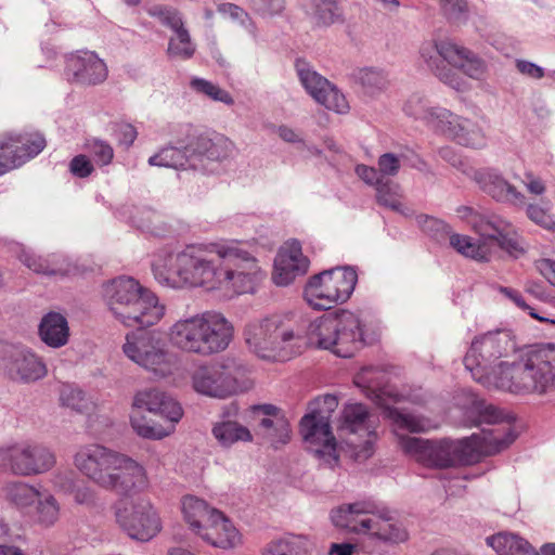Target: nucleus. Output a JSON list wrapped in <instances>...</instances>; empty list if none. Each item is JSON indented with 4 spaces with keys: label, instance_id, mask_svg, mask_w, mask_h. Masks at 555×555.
Returning a JSON list of instances; mask_svg holds the SVG:
<instances>
[{
    "label": "nucleus",
    "instance_id": "de8ad7c7",
    "mask_svg": "<svg viewBox=\"0 0 555 555\" xmlns=\"http://www.w3.org/2000/svg\"><path fill=\"white\" fill-rule=\"evenodd\" d=\"M278 324L273 319L251 322L244 330V337L247 345H260L273 333L278 332Z\"/></svg>",
    "mask_w": 555,
    "mask_h": 555
},
{
    "label": "nucleus",
    "instance_id": "5701e85b",
    "mask_svg": "<svg viewBox=\"0 0 555 555\" xmlns=\"http://www.w3.org/2000/svg\"><path fill=\"white\" fill-rule=\"evenodd\" d=\"M300 81L308 93L327 109L339 114L347 113L349 104L343 93H340L331 82L310 69H298Z\"/></svg>",
    "mask_w": 555,
    "mask_h": 555
},
{
    "label": "nucleus",
    "instance_id": "4d7b16f0",
    "mask_svg": "<svg viewBox=\"0 0 555 555\" xmlns=\"http://www.w3.org/2000/svg\"><path fill=\"white\" fill-rule=\"evenodd\" d=\"M295 356L293 349H256V357L267 363L286 362Z\"/></svg>",
    "mask_w": 555,
    "mask_h": 555
},
{
    "label": "nucleus",
    "instance_id": "603ef678",
    "mask_svg": "<svg viewBox=\"0 0 555 555\" xmlns=\"http://www.w3.org/2000/svg\"><path fill=\"white\" fill-rule=\"evenodd\" d=\"M235 144L232 140L220 133L212 134L211 147L207 155L210 160H224L234 154Z\"/></svg>",
    "mask_w": 555,
    "mask_h": 555
},
{
    "label": "nucleus",
    "instance_id": "864d4df0",
    "mask_svg": "<svg viewBox=\"0 0 555 555\" xmlns=\"http://www.w3.org/2000/svg\"><path fill=\"white\" fill-rule=\"evenodd\" d=\"M441 10L447 20L451 23L466 21L468 5L466 0H439Z\"/></svg>",
    "mask_w": 555,
    "mask_h": 555
},
{
    "label": "nucleus",
    "instance_id": "cd10ccee",
    "mask_svg": "<svg viewBox=\"0 0 555 555\" xmlns=\"http://www.w3.org/2000/svg\"><path fill=\"white\" fill-rule=\"evenodd\" d=\"M372 512L373 502L361 500L341 503L333 507L328 518L335 528L353 534L361 517Z\"/></svg>",
    "mask_w": 555,
    "mask_h": 555
},
{
    "label": "nucleus",
    "instance_id": "e2e57ef3",
    "mask_svg": "<svg viewBox=\"0 0 555 555\" xmlns=\"http://www.w3.org/2000/svg\"><path fill=\"white\" fill-rule=\"evenodd\" d=\"M417 222L422 227L423 231L427 233L444 232L450 233V227L444 221L436 219L429 216H420Z\"/></svg>",
    "mask_w": 555,
    "mask_h": 555
},
{
    "label": "nucleus",
    "instance_id": "4468645a",
    "mask_svg": "<svg viewBox=\"0 0 555 555\" xmlns=\"http://www.w3.org/2000/svg\"><path fill=\"white\" fill-rule=\"evenodd\" d=\"M55 465V456L47 447L33 441H20L0 448V468L29 477L43 474Z\"/></svg>",
    "mask_w": 555,
    "mask_h": 555
},
{
    "label": "nucleus",
    "instance_id": "393cba45",
    "mask_svg": "<svg viewBox=\"0 0 555 555\" xmlns=\"http://www.w3.org/2000/svg\"><path fill=\"white\" fill-rule=\"evenodd\" d=\"M470 425L503 424V413L492 404H487L470 390H462L454 398Z\"/></svg>",
    "mask_w": 555,
    "mask_h": 555
},
{
    "label": "nucleus",
    "instance_id": "c03bdc74",
    "mask_svg": "<svg viewBox=\"0 0 555 555\" xmlns=\"http://www.w3.org/2000/svg\"><path fill=\"white\" fill-rule=\"evenodd\" d=\"M59 400L61 405L79 413H86L92 406V402L81 389L68 384L61 387Z\"/></svg>",
    "mask_w": 555,
    "mask_h": 555
},
{
    "label": "nucleus",
    "instance_id": "6ab92c4d",
    "mask_svg": "<svg viewBox=\"0 0 555 555\" xmlns=\"http://www.w3.org/2000/svg\"><path fill=\"white\" fill-rule=\"evenodd\" d=\"M211 547L232 551L244 544V537L237 526L223 512L214 513L210 521L197 535Z\"/></svg>",
    "mask_w": 555,
    "mask_h": 555
},
{
    "label": "nucleus",
    "instance_id": "473e14b6",
    "mask_svg": "<svg viewBox=\"0 0 555 555\" xmlns=\"http://www.w3.org/2000/svg\"><path fill=\"white\" fill-rule=\"evenodd\" d=\"M39 333L49 347H62L68 339L67 321L62 314L50 312L42 319Z\"/></svg>",
    "mask_w": 555,
    "mask_h": 555
},
{
    "label": "nucleus",
    "instance_id": "0eeeda50",
    "mask_svg": "<svg viewBox=\"0 0 555 555\" xmlns=\"http://www.w3.org/2000/svg\"><path fill=\"white\" fill-rule=\"evenodd\" d=\"M182 416L183 409L172 397L147 388L133 397L130 425L141 438L160 440L175 431Z\"/></svg>",
    "mask_w": 555,
    "mask_h": 555
},
{
    "label": "nucleus",
    "instance_id": "7c9ffc66",
    "mask_svg": "<svg viewBox=\"0 0 555 555\" xmlns=\"http://www.w3.org/2000/svg\"><path fill=\"white\" fill-rule=\"evenodd\" d=\"M124 352L132 362L156 375L171 372L172 359L164 349H124Z\"/></svg>",
    "mask_w": 555,
    "mask_h": 555
},
{
    "label": "nucleus",
    "instance_id": "37998d69",
    "mask_svg": "<svg viewBox=\"0 0 555 555\" xmlns=\"http://www.w3.org/2000/svg\"><path fill=\"white\" fill-rule=\"evenodd\" d=\"M188 158V153L183 147H181V145L166 146L155 155L151 156L149 158V164L151 166L180 169L186 166Z\"/></svg>",
    "mask_w": 555,
    "mask_h": 555
},
{
    "label": "nucleus",
    "instance_id": "412c9836",
    "mask_svg": "<svg viewBox=\"0 0 555 555\" xmlns=\"http://www.w3.org/2000/svg\"><path fill=\"white\" fill-rule=\"evenodd\" d=\"M308 267L309 260L304 256L300 243H286L275 257L272 280L279 286L289 285L298 275L305 274Z\"/></svg>",
    "mask_w": 555,
    "mask_h": 555
},
{
    "label": "nucleus",
    "instance_id": "39448f33",
    "mask_svg": "<svg viewBox=\"0 0 555 555\" xmlns=\"http://www.w3.org/2000/svg\"><path fill=\"white\" fill-rule=\"evenodd\" d=\"M456 212L479 235L477 241L468 235H450V245L461 255L487 261L495 246L514 257L525 253L520 235L508 221L494 215L479 214L467 206L459 207Z\"/></svg>",
    "mask_w": 555,
    "mask_h": 555
},
{
    "label": "nucleus",
    "instance_id": "a878e982",
    "mask_svg": "<svg viewBox=\"0 0 555 555\" xmlns=\"http://www.w3.org/2000/svg\"><path fill=\"white\" fill-rule=\"evenodd\" d=\"M517 435L508 423L496 425L491 429H483L481 434H473L470 446L478 453V461L485 455L495 454L508 448Z\"/></svg>",
    "mask_w": 555,
    "mask_h": 555
},
{
    "label": "nucleus",
    "instance_id": "dca6fc26",
    "mask_svg": "<svg viewBox=\"0 0 555 555\" xmlns=\"http://www.w3.org/2000/svg\"><path fill=\"white\" fill-rule=\"evenodd\" d=\"M435 131L450 141L466 147L479 149L486 145V133L478 121L457 115L448 108L440 112Z\"/></svg>",
    "mask_w": 555,
    "mask_h": 555
},
{
    "label": "nucleus",
    "instance_id": "f8f14e48",
    "mask_svg": "<svg viewBox=\"0 0 555 555\" xmlns=\"http://www.w3.org/2000/svg\"><path fill=\"white\" fill-rule=\"evenodd\" d=\"M358 281L351 268L321 272L308 281L305 298L317 310H328L344 304L351 296Z\"/></svg>",
    "mask_w": 555,
    "mask_h": 555
},
{
    "label": "nucleus",
    "instance_id": "9b49d317",
    "mask_svg": "<svg viewBox=\"0 0 555 555\" xmlns=\"http://www.w3.org/2000/svg\"><path fill=\"white\" fill-rule=\"evenodd\" d=\"M169 337L170 341L178 347L183 345L229 347L234 338V326L222 313L206 311L175 323L170 328Z\"/></svg>",
    "mask_w": 555,
    "mask_h": 555
},
{
    "label": "nucleus",
    "instance_id": "72a5a7b5",
    "mask_svg": "<svg viewBox=\"0 0 555 555\" xmlns=\"http://www.w3.org/2000/svg\"><path fill=\"white\" fill-rule=\"evenodd\" d=\"M211 434L222 448H230L236 442H251L250 430L235 421H220L214 424Z\"/></svg>",
    "mask_w": 555,
    "mask_h": 555
},
{
    "label": "nucleus",
    "instance_id": "c756f323",
    "mask_svg": "<svg viewBox=\"0 0 555 555\" xmlns=\"http://www.w3.org/2000/svg\"><path fill=\"white\" fill-rule=\"evenodd\" d=\"M219 509L210 506L205 500L195 495H185L181 500V512L190 530L197 537L214 513Z\"/></svg>",
    "mask_w": 555,
    "mask_h": 555
},
{
    "label": "nucleus",
    "instance_id": "f03ea898",
    "mask_svg": "<svg viewBox=\"0 0 555 555\" xmlns=\"http://www.w3.org/2000/svg\"><path fill=\"white\" fill-rule=\"evenodd\" d=\"M354 384L363 388L366 396L384 408L385 416L391 422L401 450L426 467L448 468L478 462V453L470 446L469 438L439 441L405 436L406 433H421L440 425L438 420L403 412L391 408L389 402H400L402 396L391 386L384 384V374L377 370L364 369L354 378Z\"/></svg>",
    "mask_w": 555,
    "mask_h": 555
},
{
    "label": "nucleus",
    "instance_id": "680f3d73",
    "mask_svg": "<svg viewBox=\"0 0 555 555\" xmlns=\"http://www.w3.org/2000/svg\"><path fill=\"white\" fill-rule=\"evenodd\" d=\"M499 291L503 295H505L507 298H509L517 307H519L522 310L529 311V314L533 319H537V320H540V321H546V319L538 315L533 311V309L526 304L525 299L522 298V296L517 291H515L513 288H509V287H505V286H500Z\"/></svg>",
    "mask_w": 555,
    "mask_h": 555
},
{
    "label": "nucleus",
    "instance_id": "58836bf2",
    "mask_svg": "<svg viewBox=\"0 0 555 555\" xmlns=\"http://www.w3.org/2000/svg\"><path fill=\"white\" fill-rule=\"evenodd\" d=\"M74 475H56L54 478V486L60 488L65 493H72L73 500L78 505L93 506L96 502L95 491L87 485L73 487Z\"/></svg>",
    "mask_w": 555,
    "mask_h": 555
},
{
    "label": "nucleus",
    "instance_id": "052dcab7",
    "mask_svg": "<svg viewBox=\"0 0 555 555\" xmlns=\"http://www.w3.org/2000/svg\"><path fill=\"white\" fill-rule=\"evenodd\" d=\"M93 165L86 155H77L69 163V171L78 178H87L93 172Z\"/></svg>",
    "mask_w": 555,
    "mask_h": 555
},
{
    "label": "nucleus",
    "instance_id": "20e7f679",
    "mask_svg": "<svg viewBox=\"0 0 555 555\" xmlns=\"http://www.w3.org/2000/svg\"><path fill=\"white\" fill-rule=\"evenodd\" d=\"M463 362L487 387L515 395L555 393V349H468Z\"/></svg>",
    "mask_w": 555,
    "mask_h": 555
},
{
    "label": "nucleus",
    "instance_id": "5fc2aeb1",
    "mask_svg": "<svg viewBox=\"0 0 555 555\" xmlns=\"http://www.w3.org/2000/svg\"><path fill=\"white\" fill-rule=\"evenodd\" d=\"M361 85L369 93H374L386 88L387 79L380 70L376 69H362L359 74Z\"/></svg>",
    "mask_w": 555,
    "mask_h": 555
},
{
    "label": "nucleus",
    "instance_id": "b1692460",
    "mask_svg": "<svg viewBox=\"0 0 555 555\" xmlns=\"http://www.w3.org/2000/svg\"><path fill=\"white\" fill-rule=\"evenodd\" d=\"M0 367L15 380L35 382L47 375L46 364L37 356L26 349H13L7 352Z\"/></svg>",
    "mask_w": 555,
    "mask_h": 555
},
{
    "label": "nucleus",
    "instance_id": "bb28decb",
    "mask_svg": "<svg viewBox=\"0 0 555 555\" xmlns=\"http://www.w3.org/2000/svg\"><path fill=\"white\" fill-rule=\"evenodd\" d=\"M478 182L481 189L496 202L509 203L515 206L526 205V196L495 171L481 172Z\"/></svg>",
    "mask_w": 555,
    "mask_h": 555
},
{
    "label": "nucleus",
    "instance_id": "a18cd8bd",
    "mask_svg": "<svg viewBox=\"0 0 555 555\" xmlns=\"http://www.w3.org/2000/svg\"><path fill=\"white\" fill-rule=\"evenodd\" d=\"M186 140H178L177 144L181 145L189 155L206 156L211 147L212 135L206 133H196V131L188 126L185 129Z\"/></svg>",
    "mask_w": 555,
    "mask_h": 555
},
{
    "label": "nucleus",
    "instance_id": "bf43d9fd",
    "mask_svg": "<svg viewBox=\"0 0 555 555\" xmlns=\"http://www.w3.org/2000/svg\"><path fill=\"white\" fill-rule=\"evenodd\" d=\"M378 171L380 177H395L400 170V159L392 153H385L379 156Z\"/></svg>",
    "mask_w": 555,
    "mask_h": 555
},
{
    "label": "nucleus",
    "instance_id": "3c124183",
    "mask_svg": "<svg viewBox=\"0 0 555 555\" xmlns=\"http://www.w3.org/2000/svg\"><path fill=\"white\" fill-rule=\"evenodd\" d=\"M514 336L509 330H495L487 332L482 335L476 336L472 343V347L491 346V347H508L514 345Z\"/></svg>",
    "mask_w": 555,
    "mask_h": 555
},
{
    "label": "nucleus",
    "instance_id": "c9c22d12",
    "mask_svg": "<svg viewBox=\"0 0 555 555\" xmlns=\"http://www.w3.org/2000/svg\"><path fill=\"white\" fill-rule=\"evenodd\" d=\"M486 543L498 555H526L532 551L531 545L521 537L511 532H499L486 539Z\"/></svg>",
    "mask_w": 555,
    "mask_h": 555
},
{
    "label": "nucleus",
    "instance_id": "4be33fe9",
    "mask_svg": "<svg viewBox=\"0 0 555 555\" xmlns=\"http://www.w3.org/2000/svg\"><path fill=\"white\" fill-rule=\"evenodd\" d=\"M251 412L259 423L263 437L274 448L291 441L292 430L289 422L280 408L273 404H258L251 406Z\"/></svg>",
    "mask_w": 555,
    "mask_h": 555
},
{
    "label": "nucleus",
    "instance_id": "8fccbe9b",
    "mask_svg": "<svg viewBox=\"0 0 555 555\" xmlns=\"http://www.w3.org/2000/svg\"><path fill=\"white\" fill-rule=\"evenodd\" d=\"M190 86L196 92L203 93L215 101H219L228 105H232L234 103L233 98L228 91L203 78H193Z\"/></svg>",
    "mask_w": 555,
    "mask_h": 555
},
{
    "label": "nucleus",
    "instance_id": "774afa93",
    "mask_svg": "<svg viewBox=\"0 0 555 555\" xmlns=\"http://www.w3.org/2000/svg\"><path fill=\"white\" fill-rule=\"evenodd\" d=\"M537 270L555 286V259L542 258L534 262Z\"/></svg>",
    "mask_w": 555,
    "mask_h": 555
},
{
    "label": "nucleus",
    "instance_id": "e433bc0d",
    "mask_svg": "<svg viewBox=\"0 0 555 555\" xmlns=\"http://www.w3.org/2000/svg\"><path fill=\"white\" fill-rule=\"evenodd\" d=\"M40 491V489L23 481H10L2 487L5 501L21 511L30 508Z\"/></svg>",
    "mask_w": 555,
    "mask_h": 555
},
{
    "label": "nucleus",
    "instance_id": "9d476101",
    "mask_svg": "<svg viewBox=\"0 0 555 555\" xmlns=\"http://www.w3.org/2000/svg\"><path fill=\"white\" fill-rule=\"evenodd\" d=\"M359 320L350 312L333 318L323 315L310 322L306 336L293 330L278 333L283 343H294L295 347H337L356 344L361 338Z\"/></svg>",
    "mask_w": 555,
    "mask_h": 555
},
{
    "label": "nucleus",
    "instance_id": "a19ab883",
    "mask_svg": "<svg viewBox=\"0 0 555 555\" xmlns=\"http://www.w3.org/2000/svg\"><path fill=\"white\" fill-rule=\"evenodd\" d=\"M444 107H430L427 101L417 94H413L404 104V112L415 119L424 120L429 127L435 129L438 118H436Z\"/></svg>",
    "mask_w": 555,
    "mask_h": 555
},
{
    "label": "nucleus",
    "instance_id": "f257e3e1",
    "mask_svg": "<svg viewBox=\"0 0 555 555\" xmlns=\"http://www.w3.org/2000/svg\"><path fill=\"white\" fill-rule=\"evenodd\" d=\"M155 279L171 287H202L224 297L255 294L267 278L257 257L238 242L186 246L153 263Z\"/></svg>",
    "mask_w": 555,
    "mask_h": 555
},
{
    "label": "nucleus",
    "instance_id": "4c0bfd02",
    "mask_svg": "<svg viewBox=\"0 0 555 555\" xmlns=\"http://www.w3.org/2000/svg\"><path fill=\"white\" fill-rule=\"evenodd\" d=\"M384 512L377 511L373 503V512L362 516L353 534L363 537L360 548L367 554L375 552V532L378 531Z\"/></svg>",
    "mask_w": 555,
    "mask_h": 555
},
{
    "label": "nucleus",
    "instance_id": "0e129e2a",
    "mask_svg": "<svg viewBox=\"0 0 555 555\" xmlns=\"http://www.w3.org/2000/svg\"><path fill=\"white\" fill-rule=\"evenodd\" d=\"M357 175L367 184L377 186L384 178L380 177L378 169L366 165H358L356 167Z\"/></svg>",
    "mask_w": 555,
    "mask_h": 555
},
{
    "label": "nucleus",
    "instance_id": "69168bd1",
    "mask_svg": "<svg viewBox=\"0 0 555 555\" xmlns=\"http://www.w3.org/2000/svg\"><path fill=\"white\" fill-rule=\"evenodd\" d=\"M527 216L534 221L535 223L544 227L552 228L553 221L550 215L537 205H528L527 207Z\"/></svg>",
    "mask_w": 555,
    "mask_h": 555
},
{
    "label": "nucleus",
    "instance_id": "1a4fd4ad",
    "mask_svg": "<svg viewBox=\"0 0 555 555\" xmlns=\"http://www.w3.org/2000/svg\"><path fill=\"white\" fill-rule=\"evenodd\" d=\"M421 56L442 82L457 91L466 89L465 81L453 69L447 68L446 65L440 67L438 63L444 61L474 79L481 78L486 70L485 63L477 55L451 41L424 44Z\"/></svg>",
    "mask_w": 555,
    "mask_h": 555
},
{
    "label": "nucleus",
    "instance_id": "f3484780",
    "mask_svg": "<svg viewBox=\"0 0 555 555\" xmlns=\"http://www.w3.org/2000/svg\"><path fill=\"white\" fill-rule=\"evenodd\" d=\"M150 485L147 470L133 457L119 452L102 488L129 494L145 490Z\"/></svg>",
    "mask_w": 555,
    "mask_h": 555
},
{
    "label": "nucleus",
    "instance_id": "ea45409f",
    "mask_svg": "<svg viewBox=\"0 0 555 555\" xmlns=\"http://www.w3.org/2000/svg\"><path fill=\"white\" fill-rule=\"evenodd\" d=\"M149 15L156 17L159 22L176 33L179 31V38L182 43L188 44V29L183 25L180 12L171 7L162 4L149 9Z\"/></svg>",
    "mask_w": 555,
    "mask_h": 555
},
{
    "label": "nucleus",
    "instance_id": "423d86ee",
    "mask_svg": "<svg viewBox=\"0 0 555 555\" xmlns=\"http://www.w3.org/2000/svg\"><path fill=\"white\" fill-rule=\"evenodd\" d=\"M106 295L111 311L125 326L145 328L158 323L165 314V306L158 298L132 278L115 279Z\"/></svg>",
    "mask_w": 555,
    "mask_h": 555
},
{
    "label": "nucleus",
    "instance_id": "2eb2a0df",
    "mask_svg": "<svg viewBox=\"0 0 555 555\" xmlns=\"http://www.w3.org/2000/svg\"><path fill=\"white\" fill-rule=\"evenodd\" d=\"M46 147L38 132L3 133L0 135V176L22 166Z\"/></svg>",
    "mask_w": 555,
    "mask_h": 555
},
{
    "label": "nucleus",
    "instance_id": "09e8293b",
    "mask_svg": "<svg viewBox=\"0 0 555 555\" xmlns=\"http://www.w3.org/2000/svg\"><path fill=\"white\" fill-rule=\"evenodd\" d=\"M314 18L318 24L330 26L341 17V11L336 0H314Z\"/></svg>",
    "mask_w": 555,
    "mask_h": 555
},
{
    "label": "nucleus",
    "instance_id": "a211bd4d",
    "mask_svg": "<svg viewBox=\"0 0 555 555\" xmlns=\"http://www.w3.org/2000/svg\"><path fill=\"white\" fill-rule=\"evenodd\" d=\"M118 453L102 444L91 443L80 447L73 462L82 475L102 488Z\"/></svg>",
    "mask_w": 555,
    "mask_h": 555
},
{
    "label": "nucleus",
    "instance_id": "c85d7f7f",
    "mask_svg": "<svg viewBox=\"0 0 555 555\" xmlns=\"http://www.w3.org/2000/svg\"><path fill=\"white\" fill-rule=\"evenodd\" d=\"M29 517L39 528H53L61 519V503L50 491L41 490L29 509Z\"/></svg>",
    "mask_w": 555,
    "mask_h": 555
},
{
    "label": "nucleus",
    "instance_id": "79ce46f5",
    "mask_svg": "<svg viewBox=\"0 0 555 555\" xmlns=\"http://www.w3.org/2000/svg\"><path fill=\"white\" fill-rule=\"evenodd\" d=\"M21 261L28 269L38 274L57 275L65 273L60 258L54 255L49 258H43L41 256H36L29 253H23L21 255Z\"/></svg>",
    "mask_w": 555,
    "mask_h": 555
},
{
    "label": "nucleus",
    "instance_id": "6e6d98bb",
    "mask_svg": "<svg viewBox=\"0 0 555 555\" xmlns=\"http://www.w3.org/2000/svg\"><path fill=\"white\" fill-rule=\"evenodd\" d=\"M195 47L191 41L190 34L188 33V46L182 43L179 38V31L169 39L167 54L170 57L188 60L193 56Z\"/></svg>",
    "mask_w": 555,
    "mask_h": 555
},
{
    "label": "nucleus",
    "instance_id": "f704fd0d",
    "mask_svg": "<svg viewBox=\"0 0 555 555\" xmlns=\"http://www.w3.org/2000/svg\"><path fill=\"white\" fill-rule=\"evenodd\" d=\"M409 540V531L403 522L383 513L378 531L375 532V547L384 544L388 546L398 545Z\"/></svg>",
    "mask_w": 555,
    "mask_h": 555
},
{
    "label": "nucleus",
    "instance_id": "2f4dec72",
    "mask_svg": "<svg viewBox=\"0 0 555 555\" xmlns=\"http://www.w3.org/2000/svg\"><path fill=\"white\" fill-rule=\"evenodd\" d=\"M314 548V542L308 535L286 534L269 542L261 555H313Z\"/></svg>",
    "mask_w": 555,
    "mask_h": 555
},
{
    "label": "nucleus",
    "instance_id": "aec40b11",
    "mask_svg": "<svg viewBox=\"0 0 555 555\" xmlns=\"http://www.w3.org/2000/svg\"><path fill=\"white\" fill-rule=\"evenodd\" d=\"M66 75L72 82L93 86L107 78V66L94 52L85 51L67 57Z\"/></svg>",
    "mask_w": 555,
    "mask_h": 555
},
{
    "label": "nucleus",
    "instance_id": "338daca9",
    "mask_svg": "<svg viewBox=\"0 0 555 555\" xmlns=\"http://www.w3.org/2000/svg\"><path fill=\"white\" fill-rule=\"evenodd\" d=\"M516 68L520 74L533 79H541L544 77V69L529 61L517 60Z\"/></svg>",
    "mask_w": 555,
    "mask_h": 555
},
{
    "label": "nucleus",
    "instance_id": "6e6552de",
    "mask_svg": "<svg viewBox=\"0 0 555 555\" xmlns=\"http://www.w3.org/2000/svg\"><path fill=\"white\" fill-rule=\"evenodd\" d=\"M251 367L245 363L227 359L199 366L192 375L196 392L215 399H228L249 391L255 383L250 377Z\"/></svg>",
    "mask_w": 555,
    "mask_h": 555
},
{
    "label": "nucleus",
    "instance_id": "49530a36",
    "mask_svg": "<svg viewBox=\"0 0 555 555\" xmlns=\"http://www.w3.org/2000/svg\"><path fill=\"white\" fill-rule=\"evenodd\" d=\"M377 203L382 206L399 211L401 209V186L389 179H384L376 186Z\"/></svg>",
    "mask_w": 555,
    "mask_h": 555
},
{
    "label": "nucleus",
    "instance_id": "13d9d810",
    "mask_svg": "<svg viewBox=\"0 0 555 555\" xmlns=\"http://www.w3.org/2000/svg\"><path fill=\"white\" fill-rule=\"evenodd\" d=\"M89 151L93 156L94 160L101 166L108 165L114 157L113 147L109 144L100 140H95L92 143H90Z\"/></svg>",
    "mask_w": 555,
    "mask_h": 555
},
{
    "label": "nucleus",
    "instance_id": "7ed1b4c3",
    "mask_svg": "<svg viewBox=\"0 0 555 555\" xmlns=\"http://www.w3.org/2000/svg\"><path fill=\"white\" fill-rule=\"evenodd\" d=\"M338 406L334 395L318 397L309 403V412L300 421V434L310 453L320 465L333 468L338 465L340 451L356 461H365L374 453L377 439L375 424L362 403L344 405L338 424L341 443L333 435L330 418Z\"/></svg>",
    "mask_w": 555,
    "mask_h": 555
},
{
    "label": "nucleus",
    "instance_id": "ddd939ff",
    "mask_svg": "<svg viewBox=\"0 0 555 555\" xmlns=\"http://www.w3.org/2000/svg\"><path fill=\"white\" fill-rule=\"evenodd\" d=\"M115 518L119 527L131 538L150 541L162 530L158 512L145 498H126L115 506Z\"/></svg>",
    "mask_w": 555,
    "mask_h": 555
}]
</instances>
